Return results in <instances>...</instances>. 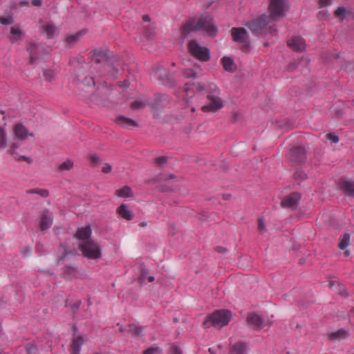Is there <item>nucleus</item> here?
<instances>
[{
  "label": "nucleus",
  "instance_id": "f257e3e1",
  "mask_svg": "<svg viewBox=\"0 0 354 354\" xmlns=\"http://www.w3.org/2000/svg\"><path fill=\"white\" fill-rule=\"evenodd\" d=\"M194 30L205 31L210 36H215L217 32L212 17L207 15H202L197 22L194 18L188 19L182 28V37L185 38L190 32Z\"/></svg>",
  "mask_w": 354,
  "mask_h": 354
},
{
  "label": "nucleus",
  "instance_id": "f03ea898",
  "mask_svg": "<svg viewBox=\"0 0 354 354\" xmlns=\"http://www.w3.org/2000/svg\"><path fill=\"white\" fill-rule=\"evenodd\" d=\"M247 26L254 35L269 33L273 35L277 33L275 25L272 24V21L266 15L250 21Z\"/></svg>",
  "mask_w": 354,
  "mask_h": 354
},
{
  "label": "nucleus",
  "instance_id": "7ed1b4c3",
  "mask_svg": "<svg viewBox=\"0 0 354 354\" xmlns=\"http://www.w3.org/2000/svg\"><path fill=\"white\" fill-rule=\"evenodd\" d=\"M232 318L231 311L225 309L215 310L207 315L203 323L204 328H222L228 324Z\"/></svg>",
  "mask_w": 354,
  "mask_h": 354
},
{
  "label": "nucleus",
  "instance_id": "20e7f679",
  "mask_svg": "<svg viewBox=\"0 0 354 354\" xmlns=\"http://www.w3.org/2000/svg\"><path fill=\"white\" fill-rule=\"evenodd\" d=\"M205 91L207 95H219L220 89L218 88L216 84L212 82H203L196 84H186L185 85L184 91L187 97L192 96V94L194 93V91Z\"/></svg>",
  "mask_w": 354,
  "mask_h": 354
},
{
  "label": "nucleus",
  "instance_id": "39448f33",
  "mask_svg": "<svg viewBox=\"0 0 354 354\" xmlns=\"http://www.w3.org/2000/svg\"><path fill=\"white\" fill-rule=\"evenodd\" d=\"M82 255L90 259H97L101 257V249L99 245L93 240H87L78 246Z\"/></svg>",
  "mask_w": 354,
  "mask_h": 354
},
{
  "label": "nucleus",
  "instance_id": "423d86ee",
  "mask_svg": "<svg viewBox=\"0 0 354 354\" xmlns=\"http://www.w3.org/2000/svg\"><path fill=\"white\" fill-rule=\"evenodd\" d=\"M286 7V0H270L268 7L270 15L268 17L272 22L281 19L285 16Z\"/></svg>",
  "mask_w": 354,
  "mask_h": 354
},
{
  "label": "nucleus",
  "instance_id": "0eeeda50",
  "mask_svg": "<svg viewBox=\"0 0 354 354\" xmlns=\"http://www.w3.org/2000/svg\"><path fill=\"white\" fill-rule=\"evenodd\" d=\"M188 50L192 56L201 62H207L209 59V51L205 48L201 46L195 40L188 43Z\"/></svg>",
  "mask_w": 354,
  "mask_h": 354
},
{
  "label": "nucleus",
  "instance_id": "6e6552de",
  "mask_svg": "<svg viewBox=\"0 0 354 354\" xmlns=\"http://www.w3.org/2000/svg\"><path fill=\"white\" fill-rule=\"evenodd\" d=\"M209 103L201 107L203 112L216 111L223 107L224 104L219 95H207Z\"/></svg>",
  "mask_w": 354,
  "mask_h": 354
},
{
  "label": "nucleus",
  "instance_id": "1a4fd4ad",
  "mask_svg": "<svg viewBox=\"0 0 354 354\" xmlns=\"http://www.w3.org/2000/svg\"><path fill=\"white\" fill-rule=\"evenodd\" d=\"M15 138L18 140H25L28 137H32L33 134L21 124H16L12 127Z\"/></svg>",
  "mask_w": 354,
  "mask_h": 354
},
{
  "label": "nucleus",
  "instance_id": "9d476101",
  "mask_svg": "<svg viewBox=\"0 0 354 354\" xmlns=\"http://www.w3.org/2000/svg\"><path fill=\"white\" fill-rule=\"evenodd\" d=\"M290 160L295 163H302L306 160V151L303 147H293L290 151Z\"/></svg>",
  "mask_w": 354,
  "mask_h": 354
},
{
  "label": "nucleus",
  "instance_id": "9b49d317",
  "mask_svg": "<svg viewBox=\"0 0 354 354\" xmlns=\"http://www.w3.org/2000/svg\"><path fill=\"white\" fill-rule=\"evenodd\" d=\"M301 198L298 192H292L284 197L281 201V206L283 207H295Z\"/></svg>",
  "mask_w": 354,
  "mask_h": 354
},
{
  "label": "nucleus",
  "instance_id": "f8f14e48",
  "mask_svg": "<svg viewBox=\"0 0 354 354\" xmlns=\"http://www.w3.org/2000/svg\"><path fill=\"white\" fill-rule=\"evenodd\" d=\"M339 186L343 193L349 197L354 198V181L350 179H342Z\"/></svg>",
  "mask_w": 354,
  "mask_h": 354
},
{
  "label": "nucleus",
  "instance_id": "ddd939ff",
  "mask_svg": "<svg viewBox=\"0 0 354 354\" xmlns=\"http://www.w3.org/2000/svg\"><path fill=\"white\" fill-rule=\"evenodd\" d=\"M288 46L294 51L301 52L306 48L304 40L299 36L292 37L288 41Z\"/></svg>",
  "mask_w": 354,
  "mask_h": 354
},
{
  "label": "nucleus",
  "instance_id": "4468645a",
  "mask_svg": "<svg viewBox=\"0 0 354 354\" xmlns=\"http://www.w3.org/2000/svg\"><path fill=\"white\" fill-rule=\"evenodd\" d=\"M231 32L234 41L239 43H244L247 41L248 33L245 28H233Z\"/></svg>",
  "mask_w": 354,
  "mask_h": 354
},
{
  "label": "nucleus",
  "instance_id": "2eb2a0df",
  "mask_svg": "<svg viewBox=\"0 0 354 354\" xmlns=\"http://www.w3.org/2000/svg\"><path fill=\"white\" fill-rule=\"evenodd\" d=\"M24 32L19 26H13L10 28L8 39L12 44H15L20 40L24 36Z\"/></svg>",
  "mask_w": 354,
  "mask_h": 354
},
{
  "label": "nucleus",
  "instance_id": "dca6fc26",
  "mask_svg": "<svg viewBox=\"0 0 354 354\" xmlns=\"http://www.w3.org/2000/svg\"><path fill=\"white\" fill-rule=\"evenodd\" d=\"M27 51L30 55V62L33 64L39 58V47L33 43H30L27 45Z\"/></svg>",
  "mask_w": 354,
  "mask_h": 354
},
{
  "label": "nucleus",
  "instance_id": "f3484780",
  "mask_svg": "<svg viewBox=\"0 0 354 354\" xmlns=\"http://www.w3.org/2000/svg\"><path fill=\"white\" fill-rule=\"evenodd\" d=\"M84 343V339L82 336H78L73 340L70 346L71 354H80V348Z\"/></svg>",
  "mask_w": 354,
  "mask_h": 354
},
{
  "label": "nucleus",
  "instance_id": "a211bd4d",
  "mask_svg": "<svg viewBox=\"0 0 354 354\" xmlns=\"http://www.w3.org/2000/svg\"><path fill=\"white\" fill-rule=\"evenodd\" d=\"M53 223V217L52 214L48 211H44L42 214L41 222H40V229L41 230H45L49 228Z\"/></svg>",
  "mask_w": 354,
  "mask_h": 354
},
{
  "label": "nucleus",
  "instance_id": "6ab92c4d",
  "mask_svg": "<svg viewBox=\"0 0 354 354\" xmlns=\"http://www.w3.org/2000/svg\"><path fill=\"white\" fill-rule=\"evenodd\" d=\"M117 326L119 327V330L120 332L127 331L128 333H132L133 335L140 336L142 333L143 328L136 326L134 324H129L127 328L123 327L120 324H118Z\"/></svg>",
  "mask_w": 354,
  "mask_h": 354
},
{
  "label": "nucleus",
  "instance_id": "aec40b11",
  "mask_svg": "<svg viewBox=\"0 0 354 354\" xmlns=\"http://www.w3.org/2000/svg\"><path fill=\"white\" fill-rule=\"evenodd\" d=\"M91 235V229L90 226L80 227L76 232L75 236L80 240H89Z\"/></svg>",
  "mask_w": 354,
  "mask_h": 354
},
{
  "label": "nucleus",
  "instance_id": "412c9836",
  "mask_svg": "<svg viewBox=\"0 0 354 354\" xmlns=\"http://www.w3.org/2000/svg\"><path fill=\"white\" fill-rule=\"evenodd\" d=\"M115 122L118 125L124 128H131L137 126L134 120L124 116H118Z\"/></svg>",
  "mask_w": 354,
  "mask_h": 354
},
{
  "label": "nucleus",
  "instance_id": "4be33fe9",
  "mask_svg": "<svg viewBox=\"0 0 354 354\" xmlns=\"http://www.w3.org/2000/svg\"><path fill=\"white\" fill-rule=\"evenodd\" d=\"M248 322L252 326L261 328L263 327V321L261 317L256 313H250L248 315Z\"/></svg>",
  "mask_w": 354,
  "mask_h": 354
},
{
  "label": "nucleus",
  "instance_id": "5701e85b",
  "mask_svg": "<svg viewBox=\"0 0 354 354\" xmlns=\"http://www.w3.org/2000/svg\"><path fill=\"white\" fill-rule=\"evenodd\" d=\"M118 214L123 218L131 221L133 218V214L129 210L125 205H121L117 209Z\"/></svg>",
  "mask_w": 354,
  "mask_h": 354
},
{
  "label": "nucleus",
  "instance_id": "b1692460",
  "mask_svg": "<svg viewBox=\"0 0 354 354\" xmlns=\"http://www.w3.org/2000/svg\"><path fill=\"white\" fill-rule=\"evenodd\" d=\"M201 69L197 64H194L192 68H186L183 71V75L187 78H194L201 72Z\"/></svg>",
  "mask_w": 354,
  "mask_h": 354
},
{
  "label": "nucleus",
  "instance_id": "393cba45",
  "mask_svg": "<svg viewBox=\"0 0 354 354\" xmlns=\"http://www.w3.org/2000/svg\"><path fill=\"white\" fill-rule=\"evenodd\" d=\"M331 288L333 291H335L337 294L342 296V297H348L349 294L347 292L345 286L342 284L338 283H332Z\"/></svg>",
  "mask_w": 354,
  "mask_h": 354
},
{
  "label": "nucleus",
  "instance_id": "a878e982",
  "mask_svg": "<svg viewBox=\"0 0 354 354\" xmlns=\"http://www.w3.org/2000/svg\"><path fill=\"white\" fill-rule=\"evenodd\" d=\"M57 32L56 27L52 24H48L43 26V33H44L48 39L55 35Z\"/></svg>",
  "mask_w": 354,
  "mask_h": 354
},
{
  "label": "nucleus",
  "instance_id": "bb28decb",
  "mask_svg": "<svg viewBox=\"0 0 354 354\" xmlns=\"http://www.w3.org/2000/svg\"><path fill=\"white\" fill-rule=\"evenodd\" d=\"M222 64L223 68L227 71L232 72L235 69L234 62L229 57H224L222 59Z\"/></svg>",
  "mask_w": 354,
  "mask_h": 354
},
{
  "label": "nucleus",
  "instance_id": "cd10ccee",
  "mask_svg": "<svg viewBox=\"0 0 354 354\" xmlns=\"http://www.w3.org/2000/svg\"><path fill=\"white\" fill-rule=\"evenodd\" d=\"M84 34V32L83 31H80L78 32H76L75 34H73V35H68L66 38V42L68 44V45H73V44L76 43L77 41H79V39H80V37Z\"/></svg>",
  "mask_w": 354,
  "mask_h": 354
},
{
  "label": "nucleus",
  "instance_id": "c85d7f7f",
  "mask_svg": "<svg viewBox=\"0 0 354 354\" xmlns=\"http://www.w3.org/2000/svg\"><path fill=\"white\" fill-rule=\"evenodd\" d=\"M246 350V346L242 342H239L232 346V354H244Z\"/></svg>",
  "mask_w": 354,
  "mask_h": 354
},
{
  "label": "nucleus",
  "instance_id": "c756f323",
  "mask_svg": "<svg viewBox=\"0 0 354 354\" xmlns=\"http://www.w3.org/2000/svg\"><path fill=\"white\" fill-rule=\"evenodd\" d=\"M116 194L119 197H130L132 196L131 189L129 186H124L122 188L117 190Z\"/></svg>",
  "mask_w": 354,
  "mask_h": 354
},
{
  "label": "nucleus",
  "instance_id": "7c9ffc66",
  "mask_svg": "<svg viewBox=\"0 0 354 354\" xmlns=\"http://www.w3.org/2000/svg\"><path fill=\"white\" fill-rule=\"evenodd\" d=\"M350 243V235L348 234H344L339 239V248L340 250H344L348 246Z\"/></svg>",
  "mask_w": 354,
  "mask_h": 354
},
{
  "label": "nucleus",
  "instance_id": "2f4dec72",
  "mask_svg": "<svg viewBox=\"0 0 354 354\" xmlns=\"http://www.w3.org/2000/svg\"><path fill=\"white\" fill-rule=\"evenodd\" d=\"M155 75L157 76L158 79L164 82L168 79V73L163 67H158L155 72Z\"/></svg>",
  "mask_w": 354,
  "mask_h": 354
},
{
  "label": "nucleus",
  "instance_id": "473e14b6",
  "mask_svg": "<svg viewBox=\"0 0 354 354\" xmlns=\"http://www.w3.org/2000/svg\"><path fill=\"white\" fill-rule=\"evenodd\" d=\"M346 337V332L344 329H339L336 332L332 333L330 335V339L331 340H336L339 339H343Z\"/></svg>",
  "mask_w": 354,
  "mask_h": 354
},
{
  "label": "nucleus",
  "instance_id": "72a5a7b5",
  "mask_svg": "<svg viewBox=\"0 0 354 354\" xmlns=\"http://www.w3.org/2000/svg\"><path fill=\"white\" fill-rule=\"evenodd\" d=\"M73 162L71 160H66L58 166V170L59 171H68L72 169Z\"/></svg>",
  "mask_w": 354,
  "mask_h": 354
},
{
  "label": "nucleus",
  "instance_id": "f704fd0d",
  "mask_svg": "<svg viewBox=\"0 0 354 354\" xmlns=\"http://www.w3.org/2000/svg\"><path fill=\"white\" fill-rule=\"evenodd\" d=\"M6 147V134L4 129L0 126V149Z\"/></svg>",
  "mask_w": 354,
  "mask_h": 354
},
{
  "label": "nucleus",
  "instance_id": "c9c22d12",
  "mask_svg": "<svg viewBox=\"0 0 354 354\" xmlns=\"http://www.w3.org/2000/svg\"><path fill=\"white\" fill-rule=\"evenodd\" d=\"M28 194H37L40 195L41 196L46 198L48 196L49 192L47 189H32L27 192Z\"/></svg>",
  "mask_w": 354,
  "mask_h": 354
},
{
  "label": "nucleus",
  "instance_id": "e433bc0d",
  "mask_svg": "<svg viewBox=\"0 0 354 354\" xmlns=\"http://www.w3.org/2000/svg\"><path fill=\"white\" fill-rule=\"evenodd\" d=\"M346 12L347 11L344 8L339 7L335 10L334 15L336 17L339 18L340 21H343L346 17Z\"/></svg>",
  "mask_w": 354,
  "mask_h": 354
},
{
  "label": "nucleus",
  "instance_id": "4c0bfd02",
  "mask_svg": "<svg viewBox=\"0 0 354 354\" xmlns=\"http://www.w3.org/2000/svg\"><path fill=\"white\" fill-rule=\"evenodd\" d=\"M14 22L13 17L11 15L0 17V24L3 25H10Z\"/></svg>",
  "mask_w": 354,
  "mask_h": 354
},
{
  "label": "nucleus",
  "instance_id": "58836bf2",
  "mask_svg": "<svg viewBox=\"0 0 354 354\" xmlns=\"http://www.w3.org/2000/svg\"><path fill=\"white\" fill-rule=\"evenodd\" d=\"M147 274H148L147 270H146L145 268L141 269L140 274V277H138V281L140 284L145 283V279H146Z\"/></svg>",
  "mask_w": 354,
  "mask_h": 354
},
{
  "label": "nucleus",
  "instance_id": "ea45409f",
  "mask_svg": "<svg viewBox=\"0 0 354 354\" xmlns=\"http://www.w3.org/2000/svg\"><path fill=\"white\" fill-rule=\"evenodd\" d=\"M143 354H161L159 347H151L144 351Z\"/></svg>",
  "mask_w": 354,
  "mask_h": 354
},
{
  "label": "nucleus",
  "instance_id": "a19ab883",
  "mask_svg": "<svg viewBox=\"0 0 354 354\" xmlns=\"http://www.w3.org/2000/svg\"><path fill=\"white\" fill-rule=\"evenodd\" d=\"M44 77L46 80L51 81L55 77V73L51 70H46L44 72Z\"/></svg>",
  "mask_w": 354,
  "mask_h": 354
},
{
  "label": "nucleus",
  "instance_id": "79ce46f5",
  "mask_svg": "<svg viewBox=\"0 0 354 354\" xmlns=\"http://www.w3.org/2000/svg\"><path fill=\"white\" fill-rule=\"evenodd\" d=\"M90 163L93 166H95L100 161V158L97 154H91L89 156Z\"/></svg>",
  "mask_w": 354,
  "mask_h": 354
},
{
  "label": "nucleus",
  "instance_id": "37998d69",
  "mask_svg": "<svg viewBox=\"0 0 354 354\" xmlns=\"http://www.w3.org/2000/svg\"><path fill=\"white\" fill-rule=\"evenodd\" d=\"M94 57L93 58V62L99 63L100 62V58L104 59L105 57V55H101L100 52L97 50H93Z\"/></svg>",
  "mask_w": 354,
  "mask_h": 354
},
{
  "label": "nucleus",
  "instance_id": "c03bdc74",
  "mask_svg": "<svg viewBox=\"0 0 354 354\" xmlns=\"http://www.w3.org/2000/svg\"><path fill=\"white\" fill-rule=\"evenodd\" d=\"M26 351L27 354H35L36 351V348L33 344H28L25 346Z\"/></svg>",
  "mask_w": 354,
  "mask_h": 354
},
{
  "label": "nucleus",
  "instance_id": "a18cd8bd",
  "mask_svg": "<svg viewBox=\"0 0 354 354\" xmlns=\"http://www.w3.org/2000/svg\"><path fill=\"white\" fill-rule=\"evenodd\" d=\"M326 138L329 140H331L334 143H337L339 142V137L333 133H329L326 135Z\"/></svg>",
  "mask_w": 354,
  "mask_h": 354
},
{
  "label": "nucleus",
  "instance_id": "49530a36",
  "mask_svg": "<svg viewBox=\"0 0 354 354\" xmlns=\"http://www.w3.org/2000/svg\"><path fill=\"white\" fill-rule=\"evenodd\" d=\"M266 229V225L264 221L262 218H259L258 221V230L261 234L263 233V231Z\"/></svg>",
  "mask_w": 354,
  "mask_h": 354
},
{
  "label": "nucleus",
  "instance_id": "de8ad7c7",
  "mask_svg": "<svg viewBox=\"0 0 354 354\" xmlns=\"http://www.w3.org/2000/svg\"><path fill=\"white\" fill-rule=\"evenodd\" d=\"M145 106V103L140 101H136L132 103L131 107L133 109H138L140 108H142Z\"/></svg>",
  "mask_w": 354,
  "mask_h": 354
},
{
  "label": "nucleus",
  "instance_id": "09e8293b",
  "mask_svg": "<svg viewBox=\"0 0 354 354\" xmlns=\"http://www.w3.org/2000/svg\"><path fill=\"white\" fill-rule=\"evenodd\" d=\"M170 354H183V352L178 346L174 345L171 348Z\"/></svg>",
  "mask_w": 354,
  "mask_h": 354
},
{
  "label": "nucleus",
  "instance_id": "8fccbe9b",
  "mask_svg": "<svg viewBox=\"0 0 354 354\" xmlns=\"http://www.w3.org/2000/svg\"><path fill=\"white\" fill-rule=\"evenodd\" d=\"M102 171L103 173L109 174L111 171V166L109 164L106 163L103 165Z\"/></svg>",
  "mask_w": 354,
  "mask_h": 354
},
{
  "label": "nucleus",
  "instance_id": "3c124183",
  "mask_svg": "<svg viewBox=\"0 0 354 354\" xmlns=\"http://www.w3.org/2000/svg\"><path fill=\"white\" fill-rule=\"evenodd\" d=\"M0 113H1V114L2 115V116H3V120H6V118L7 116H9V117L10 116V117H12V118H13V117H15V113H12V114H11V115H10V113H9L8 111H3V110H1V111H0Z\"/></svg>",
  "mask_w": 354,
  "mask_h": 354
},
{
  "label": "nucleus",
  "instance_id": "603ef678",
  "mask_svg": "<svg viewBox=\"0 0 354 354\" xmlns=\"http://www.w3.org/2000/svg\"><path fill=\"white\" fill-rule=\"evenodd\" d=\"M156 162L158 165H163L167 162V158L165 156H160L156 158Z\"/></svg>",
  "mask_w": 354,
  "mask_h": 354
},
{
  "label": "nucleus",
  "instance_id": "864d4df0",
  "mask_svg": "<svg viewBox=\"0 0 354 354\" xmlns=\"http://www.w3.org/2000/svg\"><path fill=\"white\" fill-rule=\"evenodd\" d=\"M330 0H319L320 6L324 7L330 4Z\"/></svg>",
  "mask_w": 354,
  "mask_h": 354
},
{
  "label": "nucleus",
  "instance_id": "5fc2aeb1",
  "mask_svg": "<svg viewBox=\"0 0 354 354\" xmlns=\"http://www.w3.org/2000/svg\"><path fill=\"white\" fill-rule=\"evenodd\" d=\"M32 4L35 6L39 7L42 5L41 0H32Z\"/></svg>",
  "mask_w": 354,
  "mask_h": 354
},
{
  "label": "nucleus",
  "instance_id": "6e6d98bb",
  "mask_svg": "<svg viewBox=\"0 0 354 354\" xmlns=\"http://www.w3.org/2000/svg\"><path fill=\"white\" fill-rule=\"evenodd\" d=\"M216 250L219 253H225L227 250L225 248L223 247H216Z\"/></svg>",
  "mask_w": 354,
  "mask_h": 354
},
{
  "label": "nucleus",
  "instance_id": "4d7b16f0",
  "mask_svg": "<svg viewBox=\"0 0 354 354\" xmlns=\"http://www.w3.org/2000/svg\"><path fill=\"white\" fill-rule=\"evenodd\" d=\"M80 301H77V302H75L73 304V306H72L73 310H75L76 309H77L80 307Z\"/></svg>",
  "mask_w": 354,
  "mask_h": 354
},
{
  "label": "nucleus",
  "instance_id": "13d9d810",
  "mask_svg": "<svg viewBox=\"0 0 354 354\" xmlns=\"http://www.w3.org/2000/svg\"><path fill=\"white\" fill-rule=\"evenodd\" d=\"M142 19L145 21H150V17L148 15H145L142 17Z\"/></svg>",
  "mask_w": 354,
  "mask_h": 354
},
{
  "label": "nucleus",
  "instance_id": "bf43d9fd",
  "mask_svg": "<svg viewBox=\"0 0 354 354\" xmlns=\"http://www.w3.org/2000/svg\"><path fill=\"white\" fill-rule=\"evenodd\" d=\"M154 281V277H153V276H149V277H148V281H149V282H152V281Z\"/></svg>",
  "mask_w": 354,
  "mask_h": 354
},
{
  "label": "nucleus",
  "instance_id": "052dcab7",
  "mask_svg": "<svg viewBox=\"0 0 354 354\" xmlns=\"http://www.w3.org/2000/svg\"><path fill=\"white\" fill-rule=\"evenodd\" d=\"M349 255H350V252H349V251L346 250V251H345V252H344V256L345 257H348Z\"/></svg>",
  "mask_w": 354,
  "mask_h": 354
},
{
  "label": "nucleus",
  "instance_id": "680f3d73",
  "mask_svg": "<svg viewBox=\"0 0 354 354\" xmlns=\"http://www.w3.org/2000/svg\"><path fill=\"white\" fill-rule=\"evenodd\" d=\"M230 194H225V195H223V198H224L225 200H227V199H229V198H230Z\"/></svg>",
  "mask_w": 354,
  "mask_h": 354
},
{
  "label": "nucleus",
  "instance_id": "e2e57ef3",
  "mask_svg": "<svg viewBox=\"0 0 354 354\" xmlns=\"http://www.w3.org/2000/svg\"><path fill=\"white\" fill-rule=\"evenodd\" d=\"M89 80L91 82V85H92V86H94V85H95V82H94V80H93V78H92V77H90V78H89Z\"/></svg>",
  "mask_w": 354,
  "mask_h": 354
},
{
  "label": "nucleus",
  "instance_id": "0e129e2a",
  "mask_svg": "<svg viewBox=\"0 0 354 354\" xmlns=\"http://www.w3.org/2000/svg\"><path fill=\"white\" fill-rule=\"evenodd\" d=\"M147 223L145 222H142L140 223V226L141 227H144V226H146Z\"/></svg>",
  "mask_w": 354,
  "mask_h": 354
},
{
  "label": "nucleus",
  "instance_id": "69168bd1",
  "mask_svg": "<svg viewBox=\"0 0 354 354\" xmlns=\"http://www.w3.org/2000/svg\"><path fill=\"white\" fill-rule=\"evenodd\" d=\"M209 352H210V353H211V354H213L212 348H209Z\"/></svg>",
  "mask_w": 354,
  "mask_h": 354
},
{
  "label": "nucleus",
  "instance_id": "338daca9",
  "mask_svg": "<svg viewBox=\"0 0 354 354\" xmlns=\"http://www.w3.org/2000/svg\"><path fill=\"white\" fill-rule=\"evenodd\" d=\"M174 178V175H170L169 176V178Z\"/></svg>",
  "mask_w": 354,
  "mask_h": 354
},
{
  "label": "nucleus",
  "instance_id": "774afa93",
  "mask_svg": "<svg viewBox=\"0 0 354 354\" xmlns=\"http://www.w3.org/2000/svg\"><path fill=\"white\" fill-rule=\"evenodd\" d=\"M192 112H194V111H195V109H194V107H193V108H192Z\"/></svg>",
  "mask_w": 354,
  "mask_h": 354
}]
</instances>
